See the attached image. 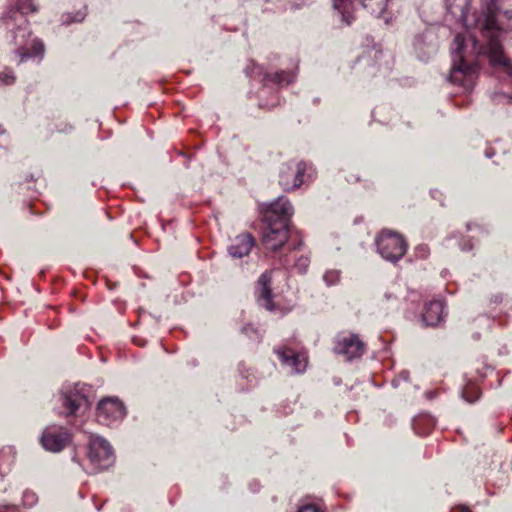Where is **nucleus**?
<instances>
[{"mask_svg": "<svg viewBox=\"0 0 512 512\" xmlns=\"http://www.w3.org/2000/svg\"><path fill=\"white\" fill-rule=\"evenodd\" d=\"M458 5L460 16L466 26H474L479 29L484 43L482 50L489 57L492 66H500L510 78L512 85V61L503 52L502 36L503 25L506 20L507 26L512 30V10L504 9L506 0H480L479 11L470 12L467 0H459ZM499 101L504 99L507 103L512 102V94L500 93L495 95Z\"/></svg>", "mask_w": 512, "mask_h": 512, "instance_id": "1", "label": "nucleus"}, {"mask_svg": "<svg viewBox=\"0 0 512 512\" xmlns=\"http://www.w3.org/2000/svg\"><path fill=\"white\" fill-rule=\"evenodd\" d=\"M36 10L32 0H18L17 5L8 9L2 17L5 27L12 32L14 54L19 58L18 64L32 58L42 59L44 56V44L41 40L32 37L25 17L26 14Z\"/></svg>", "mask_w": 512, "mask_h": 512, "instance_id": "2", "label": "nucleus"}, {"mask_svg": "<svg viewBox=\"0 0 512 512\" xmlns=\"http://www.w3.org/2000/svg\"><path fill=\"white\" fill-rule=\"evenodd\" d=\"M263 220L262 243L267 250L277 252L288 242V200L280 197L268 205Z\"/></svg>", "mask_w": 512, "mask_h": 512, "instance_id": "3", "label": "nucleus"}, {"mask_svg": "<svg viewBox=\"0 0 512 512\" xmlns=\"http://www.w3.org/2000/svg\"><path fill=\"white\" fill-rule=\"evenodd\" d=\"M464 44V36L457 34L451 47L453 63L449 80L462 86L465 90H471L477 78V67L475 64L465 62L462 54Z\"/></svg>", "mask_w": 512, "mask_h": 512, "instance_id": "4", "label": "nucleus"}, {"mask_svg": "<svg viewBox=\"0 0 512 512\" xmlns=\"http://www.w3.org/2000/svg\"><path fill=\"white\" fill-rule=\"evenodd\" d=\"M378 253L386 261L396 263L407 251V242L397 232L382 230L375 240Z\"/></svg>", "mask_w": 512, "mask_h": 512, "instance_id": "5", "label": "nucleus"}, {"mask_svg": "<svg viewBox=\"0 0 512 512\" xmlns=\"http://www.w3.org/2000/svg\"><path fill=\"white\" fill-rule=\"evenodd\" d=\"M88 457L97 469H106L114 463L112 447L99 436L90 439Z\"/></svg>", "mask_w": 512, "mask_h": 512, "instance_id": "6", "label": "nucleus"}, {"mask_svg": "<svg viewBox=\"0 0 512 512\" xmlns=\"http://www.w3.org/2000/svg\"><path fill=\"white\" fill-rule=\"evenodd\" d=\"M336 354L348 361L360 358L365 352V344L357 334L338 335L333 348Z\"/></svg>", "mask_w": 512, "mask_h": 512, "instance_id": "7", "label": "nucleus"}, {"mask_svg": "<svg viewBox=\"0 0 512 512\" xmlns=\"http://www.w3.org/2000/svg\"><path fill=\"white\" fill-rule=\"evenodd\" d=\"M70 441V434L67 429L61 426H48L44 429L40 438L43 448L50 452H60Z\"/></svg>", "mask_w": 512, "mask_h": 512, "instance_id": "8", "label": "nucleus"}, {"mask_svg": "<svg viewBox=\"0 0 512 512\" xmlns=\"http://www.w3.org/2000/svg\"><path fill=\"white\" fill-rule=\"evenodd\" d=\"M125 414V407L116 398L103 399L97 406V419L105 425L121 420Z\"/></svg>", "mask_w": 512, "mask_h": 512, "instance_id": "9", "label": "nucleus"}, {"mask_svg": "<svg viewBox=\"0 0 512 512\" xmlns=\"http://www.w3.org/2000/svg\"><path fill=\"white\" fill-rule=\"evenodd\" d=\"M272 271H265L256 282L255 285V298L259 306L264 307L268 311L276 310V305L273 302L272 293Z\"/></svg>", "mask_w": 512, "mask_h": 512, "instance_id": "10", "label": "nucleus"}, {"mask_svg": "<svg viewBox=\"0 0 512 512\" xmlns=\"http://www.w3.org/2000/svg\"><path fill=\"white\" fill-rule=\"evenodd\" d=\"M61 402L62 406L66 409V416L76 415L79 409L88 405L87 397L77 386L63 390Z\"/></svg>", "mask_w": 512, "mask_h": 512, "instance_id": "11", "label": "nucleus"}, {"mask_svg": "<svg viewBox=\"0 0 512 512\" xmlns=\"http://www.w3.org/2000/svg\"><path fill=\"white\" fill-rule=\"evenodd\" d=\"M246 71L252 78L262 82L264 86H279L286 78L284 71L275 73L264 72L263 69L254 62H251V64L247 66Z\"/></svg>", "mask_w": 512, "mask_h": 512, "instance_id": "12", "label": "nucleus"}, {"mask_svg": "<svg viewBox=\"0 0 512 512\" xmlns=\"http://www.w3.org/2000/svg\"><path fill=\"white\" fill-rule=\"evenodd\" d=\"M414 48L421 60H428L437 51L434 33L427 30L423 34L416 36Z\"/></svg>", "mask_w": 512, "mask_h": 512, "instance_id": "13", "label": "nucleus"}, {"mask_svg": "<svg viewBox=\"0 0 512 512\" xmlns=\"http://www.w3.org/2000/svg\"><path fill=\"white\" fill-rule=\"evenodd\" d=\"M445 317L444 303L442 300H431L426 303L424 312L422 314V322L426 326H437Z\"/></svg>", "mask_w": 512, "mask_h": 512, "instance_id": "14", "label": "nucleus"}, {"mask_svg": "<svg viewBox=\"0 0 512 512\" xmlns=\"http://www.w3.org/2000/svg\"><path fill=\"white\" fill-rule=\"evenodd\" d=\"M255 245L254 237L249 233L238 235L233 244L229 247V253L234 258L247 256Z\"/></svg>", "mask_w": 512, "mask_h": 512, "instance_id": "15", "label": "nucleus"}, {"mask_svg": "<svg viewBox=\"0 0 512 512\" xmlns=\"http://www.w3.org/2000/svg\"><path fill=\"white\" fill-rule=\"evenodd\" d=\"M315 177V169L312 164L300 161L296 165L293 184L290 189H297L303 185H309Z\"/></svg>", "mask_w": 512, "mask_h": 512, "instance_id": "16", "label": "nucleus"}, {"mask_svg": "<svg viewBox=\"0 0 512 512\" xmlns=\"http://www.w3.org/2000/svg\"><path fill=\"white\" fill-rule=\"evenodd\" d=\"M309 364L308 352L305 349L294 350L290 347V368L295 374H303Z\"/></svg>", "mask_w": 512, "mask_h": 512, "instance_id": "17", "label": "nucleus"}, {"mask_svg": "<svg viewBox=\"0 0 512 512\" xmlns=\"http://www.w3.org/2000/svg\"><path fill=\"white\" fill-rule=\"evenodd\" d=\"M434 426V420L429 416H420L414 419L413 428L419 435L428 434Z\"/></svg>", "mask_w": 512, "mask_h": 512, "instance_id": "18", "label": "nucleus"}, {"mask_svg": "<svg viewBox=\"0 0 512 512\" xmlns=\"http://www.w3.org/2000/svg\"><path fill=\"white\" fill-rule=\"evenodd\" d=\"M480 394L479 388L474 384H468L462 390V398L468 403H474L479 399Z\"/></svg>", "mask_w": 512, "mask_h": 512, "instance_id": "19", "label": "nucleus"}, {"mask_svg": "<svg viewBox=\"0 0 512 512\" xmlns=\"http://www.w3.org/2000/svg\"><path fill=\"white\" fill-rule=\"evenodd\" d=\"M310 264V258L306 254L300 255L294 263V268L300 273L304 274Z\"/></svg>", "mask_w": 512, "mask_h": 512, "instance_id": "20", "label": "nucleus"}, {"mask_svg": "<svg viewBox=\"0 0 512 512\" xmlns=\"http://www.w3.org/2000/svg\"><path fill=\"white\" fill-rule=\"evenodd\" d=\"M340 271L339 270H328L323 276V280L328 286L335 285L339 282Z\"/></svg>", "mask_w": 512, "mask_h": 512, "instance_id": "21", "label": "nucleus"}, {"mask_svg": "<svg viewBox=\"0 0 512 512\" xmlns=\"http://www.w3.org/2000/svg\"><path fill=\"white\" fill-rule=\"evenodd\" d=\"M16 81V77L11 69H5L0 72V85H12Z\"/></svg>", "mask_w": 512, "mask_h": 512, "instance_id": "22", "label": "nucleus"}, {"mask_svg": "<svg viewBox=\"0 0 512 512\" xmlns=\"http://www.w3.org/2000/svg\"><path fill=\"white\" fill-rule=\"evenodd\" d=\"M430 254V249L426 244H419L414 248V255L418 259H426Z\"/></svg>", "mask_w": 512, "mask_h": 512, "instance_id": "23", "label": "nucleus"}, {"mask_svg": "<svg viewBox=\"0 0 512 512\" xmlns=\"http://www.w3.org/2000/svg\"><path fill=\"white\" fill-rule=\"evenodd\" d=\"M85 16H86L85 11H78L74 17H72L71 14H66L63 16V23L70 24L73 22H81L84 20Z\"/></svg>", "mask_w": 512, "mask_h": 512, "instance_id": "24", "label": "nucleus"}, {"mask_svg": "<svg viewBox=\"0 0 512 512\" xmlns=\"http://www.w3.org/2000/svg\"><path fill=\"white\" fill-rule=\"evenodd\" d=\"M289 231H290V240L292 238L298 239V243L296 245H294L293 249H295V250L300 249L301 246L303 245L300 231L298 229L294 228L291 224H290Z\"/></svg>", "mask_w": 512, "mask_h": 512, "instance_id": "25", "label": "nucleus"}, {"mask_svg": "<svg viewBox=\"0 0 512 512\" xmlns=\"http://www.w3.org/2000/svg\"><path fill=\"white\" fill-rule=\"evenodd\" d=\"M297 512H325L313 503H305L298 507Z\"/></svg>", "mask_w": 512, "mask_h": 512, "instance_id": "26", "label": "nucleus"}, {"mask_svg": "<svg viewBox=\"0 0 512 512\" xmlns=\"http://www.w3.org/2000/svg\"><path fill=\"white\" fill-rule=\"evenodd\" d=\"M410 378V373L407 370L401 371L396 378L392 380V385L394 387H398L402 381L408 382Z\"/></svg>", "mask_w": 512, "mask_h": 512, "instance_id": "27", "label": "nucleus"}, {"mask_svg": "<svg viewBox=\"0 0 512 512\" xmlns=\"http://www.w3.org/2000/svg\"><path fill=\"white\" fill-rule=\"evenodd\" d=\"M276 353L278 354L279 358L281 359V361L283 363H286L288 361V356L286 354V349L285 348L276 350Z\"/></svg>", "mask_w": 512, "mask_h": 512, "instance_id": "28", "label": "nucleus"}, {"mask_svg": "<svg viewBox=\"0 0 512 512\" xmlns=\"http://www.w3.org/2000/svg\"><path fill=\"white\" fill-rule=\"evenodd\" d=\"M503 301V295L501 293H497L491 296V302L495 304H499Z\"/></svg>", "mask_w": 512, "mask_h": 512, "instance_id": "29", "label": "nucleus"}, {"mask_svg": "<svg viewBox=\"0 0 512 512\" xmlns=\"http://www.w3.org/2000/svg\"><path fill=\"white\" fill-rule=\"evenodd\" d=\"M472 248H473V243L470 240L461 244V250H463V251H470Z\"/></svg>", "mask_w": 512, "mask_h": 512, "instance_id": "30", "label": "nucleus"}, {"mask_svg": "<svg viewBox=\"0 0 512 512\" xmlns=\"http://www.w3.org/2000/svg\"><path fill=\"white\" fill-rule=\"evenodd\" d=\"M452 512H471L468 507L460 505L452 509Z\"/></svg>", "mask_w": 512, "mask_h": 512, "instance_id": "31", "label": "nucleus"}, {"mask_svg": "<svg viewBox=\"0 0 512 512\" xmlns=\"http://www.w3.org/2000/svg\"><path fill=\"white\" fill-rule=\"evenodd\" d=\"M0 512H17L14 507H4L3 510L0 509Z\"/></svg>", "mask_w": 512, "mask_h": 512, "instance_id": "32", "label": "nucleus"}, {"mask_svg": "<svg viewBox=\"0 0 512 512\" xmlns=\"http://www.w3.org/2000/svg\"><path fill=\"white\" fill-rule=\"evenodd\" d=\"M509 1H510V0H506V1L504 2V9H508V4H507V3H508Z\"/></svg>", "mask_w": 512, "mask_h": 512, "instance_id": "33", "label": "nucleus"}, {"mask_svg": "<svg viewBox=\"0 0 512 512\" xmlns=\"http://www.w3.org/2000/svg\"><path fill=\"white\" fill-rule=\"evenodd\" d=\"M385 297H386L387 299H390V298H391V294L386 293V294H385Z\"/></svg>", "mask_w": 512, "mask_h": 512, "instance_id": "34", "label": "nucleus"}, {"mask_svg": "<svg viewBox=\"0 0 512 512\" xmlns=\"http://www.w3.org/2000/svg\"><path fill=\"white\" fill-rule=\"evenodd\" d=\"M491 156H492V152L487 153V157H491Z\"/></svg>", "mask_w": 512, "mask_h": 512, "instance_id": "35", "label": "nucleus"}, {"mask_svg": "<svg viewBox=\"0 0 512 512\" xmlns=\"http://www.w3.org/2000/svg\"><path fill=\"white\" fill-rule=\"evenodd\" d=\"M491 156H492V152L487 153V157H491Z\"/></svg>", "mask_w": 512, "mask_h": 512, "instance_id": "36", "label": "nucleus"}]
</instances>
